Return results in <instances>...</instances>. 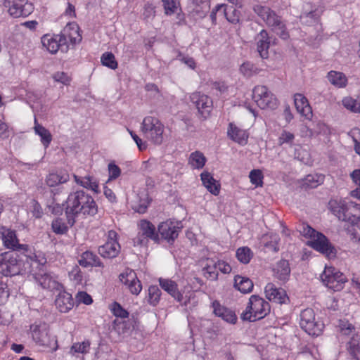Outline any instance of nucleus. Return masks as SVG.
Instances as JSON below:
<instances>
[{
  "label": "nucleus",
  "instance_id": "obj_45",
  "mask_svg": "<svg viewBox=\"0 0 360 360\" xmlns=\"http://www.w3.org/2000/svg\"><path fill=\"white\" fill-rule=\"evenodd\" d=\"M161 291L157 285H151L148 288V302L150 304L155 306L160 301Z\"/></svg>",
  "mask_w": 360,
  "mask_h": 360
},
{
  "label": "nucleus",
  "instance_id": "obj_13",
  "mask_svg": "<svg viewBox=\"0 0 360 360\" xmlns=\"http://www.w3.org/2000/svg\"><path fill=\"white\" fill-rule=\"evenodd\" d=\"M248 305L254 313L253 320H260L270 312V304L258 295H253L249 299Z\"/></svg>",
  "mask_w": 360,
  "mask_h": 360
},
{
  "label": "nucleus",
  "instance_id": "obj_42",
  "mask_svg": "<svg viewBox=\"0 0 360 360\" xmlns=\"http://www.w3.org/2000/svg\"><path fill=\"white\" fill-rule=\"evenodd\" d=\"M101 61L103 65L112 70H115L117 68V62L115 60V56L111 52L104 53L101 56Z\"/></svg>",
  "mask_w": 360,
  "mask_h": 360
},
{
  "label": "nucleus",
  "instance_id": "obj_8",
  "mask_svg": "<svg viewBox=\"0 0 360 360\" xmlns=\"http://www.w3.org/2000/svg\"><path fill=\"white\" fill-rule=\"evenodd\" d=\"M55 38L62 52H67L68 50V38L72 44H76L82 40V37L79 33V27L74 22L68 23L63 33L55 36Z\"/></svg>",
  "mask_w": 360,
  "mask_h": 360
},
{
  "label": "nucleus",
  "instance_id": "obj_62",
  "mask_svg": "<svg viewBox=\"0 0 360 360\" xmlns=\"http://www.w3.org/2000/svg\"><path fill=\"white\" fill-rule=\"evenodd\" d=\"M210 4L208 2H203L202 3V8L203 9V11H200V10H198V8H196L195 10V13L200 16V17H205L207 13H208L209 10H210Z\"/></svg>",
  "mask_w": 360,
  "mask_h": 360
},
{
  "label": "nucleus",
  "instance_id": "obj_51",
  "mask_svg": "<svg viewBox=\"0 0 360 360\" xmlns=\"http://www.w3.org/2000/svg\"><path fill=\"white\" fill-rule=\"evenodd\" d=\"M339 327L340 333L345 335H349L354 330V326L348 321H341Z\"/></svg>",
  "mask_w": 360,
  "mask_h": 360
},
{
  "label": "nucleus",
  "instance_id": "obj_34",
  "mask_svg": "<svg viewBox=\"0 0 360 360\" xmlns=\"http://www.w3.org/2000/svg\"><path fill=\"white\" fill-rule=\"evenodd\" d=\"M34 131H35L36 134H37L41 137V140L43 145L45 147H48V146L50 144V143L52 140L51 134L49 131V130H47L43 126L37 124L36 119H35Z\"/></svg>",
  "mask_w": 360,
  "mask_h": 360
},
{
  "label": "nucleus",
  "instance_id": "obj_64",
  "mask_svg": "<svg viewBox=\"0 0 360 360\" xmlns=\"http://www.w3.org/2000/svg\"><path fill=\"white\" fill-rule=\"evenodd\" d=\"M353 181L360 188V169H355L351 174Z\"/></svg>",
  "mask_w": 360,
  "mask_h": 360
},
{
  "label": "nucleus",
  "instance_id": "obj_43",
  "mask_svg": "<svg viewBox=\"0 0 360 360\" xmlns=\"http://www.w3.org/2000/svg\"><path fill=\"white\" fill-rule=\"evenodd\" d=\"M240 71L244 76L249 77L258 74L259 69L250 62H245L240 65Z\"/></svg>",
  "mask_w": 360,
  "mask_h": 360
},
{
  "label": "nucleus",
  "instance_id": "obj_33",
  "mask_svg": "<svg viewBox=\"0 0 360 360\" xmlns=\"http://www.w3.org/2000/svg\"><path fill=\"white\" fill-rule=\"evenodd\" d=\"M327 77L333 85L339 88L345 87L347 82L346 76L340 72L330 71L328 73Z\"/></svg>",
  "mask_w": 360,
  "mask_h": 360
},
{
  "label": "nucleus",
  "instance_id": "obj_27",
  "mask_svg": "<svg viewBox=\"0 0 360 360\" xmlns=\"http://www.w3.org/2000/svg\"><path fill=\"white\" fill-rule=\"evenodd\" d=\"M2 239L4 245L7 248H11L12 250H19V252L27 250L25 245L18 243V240L13 231H8L6 234H4Z\"/></svg>",
  "mask_w": 360,
  "mask_h": 360
},
{
  "label": "nucleus",
  "instance_id": "obj_63",
  "mask_svg": "<svg viewBox=\"0 0 360 360\" xmlns=\"http://www.w3.org/2000/svg\"><path fill=\"white\" fill-rule=\"evenodd\" d=\"M212 88L219 91L220 93H224L227 90V86L224 82H215L212 84Z\"/></svg>",
  "mask_w": 360,
  "mask_h": 360
},
{
  "label": "nucleus",
  "instance_id": "obj_50",
  "mask_svg": "<svg viewBox=\"0 0 360 360\" xmlns=\"http://www.w3.org/2000/svg\"><path fill=\"white\" fill-rule=\"evenodd\" d=\"M162 1L167 15H172L176 12L177 7L174 0H162Z\"/></svg>",
  "mask_w": 360,
  "mask_h": 360
},
{
  "label": "nucleus",
  "instance_id": "obj_49",
  "mask_svg": "<svg viewBox=\"0 0 360 360\" xmlns=\"http://www.w3.org/2000/svg\"><path fill=\"white\" fill-rule=\"evenodd\" d=\"M111 310L116 317L127 318L129 316V312L125 310L118 302H115L112 304Z\"/></svg>",
  "mask_w": 360,
  "mask_h": 360
},
{
  "label": "nucleus",
  "instance_id": "obj_55",
  "mask_svg": "<svg viewBox=\"0 0 360 360\" xmlns=\"http://www.w3.org/2000/svg\"><path fill=\"white\" fill-rule=\"evenodd\" d=\"M77 299L79 302L84 303L87 305L93 302L91 296L84 291L79 292L77 293Z\"/></svg>",
  "mask_w": 360,
  "mask_h": 360
},
{
  "label": "nucleus",
  "instance_id": "obj_18",
  "mask_svg": "<svg viewBox=\"0 0 360 360\" xmlns=\"http://www.w3.org/2000/svg\"><path fill=\"white\" fill-rule=\"evenodd\" d=\"M265 294L266 298L269 301H272L276 303L283 304L285 302V300L288 299L286 292L283 289L276 288V286L271 283H269L266 285Z\"/></svg>",
  "mask_w": 360,
  "mask_h": 360
},
{
  "label": "nucleus",
  "instance_id": "obj_61",
  "mask_svg": "<svg viewBox=\"0 0 360 360\" xmlns=\"http://www.w3.org/2000/svg\"><path fill=\"white\" fill-rule=\"evenodd\" d=\"M32 213L36 218H40L43 214L42 209L40 205L35 200L32 202Z\"/></svg>",
  "mask_w": 360,
  "mask_h": 360
},
{
  "label": "nucleus",
  "instance_id": "obj_58",
  "mask_svg": "<svg viewBox=\"0 0 360 360\" xmlns=\"http://www.w3.org/2000/svg\"><path fill=\"white\" fill-rule=\"evenodd\" d=\"M240 318L243 321H248L250 322H254L256 321V320H253L254 313L252 312V310L250 309L248 304L246 307L245 311L241 314Z\"/></svg>",
  "mask_w": 360,
  "mask_h": 360
},
{
  "label": "nucleus",
  "instance_id": "obj_37",
  "mask_svg": "<svg viewBox=\"0 0 360 360\" xmlns=\"http://www.w3.org/2000/svg\"><path fill=\"white\" fill-rule=\"evenodd\" d=\"M224 13L229 22L233 24H236L239 22L240 12L233 6H225Z\"/></svg>",
  "mask_w": 360,
  "mask_h": 360
},
{
  "label": "nucleus",
  "instance_id": "obj_6",
  "mask_svg": "<svg viewBox=\"0 0 360 360\" xmlns=\"http://www.w3.org/2000/svg\"><path fill=\"white\" fill-rule=\"evenodd\" d=\"M300 326L310 335H319L324 324L320 320L315 319V314L312 309L307 308L300 314Z\"/></svg>",
  "mask_w": 360,
  "mask_h": 360
},
{
  "label": "nucleus",
  "instance_id": "obj_56",
  "mask_svg": "<svg viewBox=\"0 0 360 360\" xmlns=\"http://www.w3.org/2000/svg\"><path fill=\"white\" fill-rule=\"evenodd\" d=\"M65 205V202L60 205L58 203L54 204L53 202L51 205H48L49 210L53 214L60 215L62 214L63 210L65 209L64 206Z\"/></svg>",
  "mask_w": 360,
  "mask_h": 360
},
{
  "label": "nucleus",
  "instance_id": "obj_60",
  "mask_svg": "<svg viewBox=\"0 0 360 360\" xmlns=\"http://www.w3.org/2000/svg\"><path fill=\"white\" fill-rule=\"evenodd\" d=\"M218 268L224 274H229L231 271V267L229 264L224 262H219L217 264H215L214 269Z\"/></svg>",
  "mask_w": 360,
  "mask_h": 360
},
{
  "label": "nucleus",
  "instance_id": "obj_11",
  "mask_svg": "<svg viewBox=\"0 0 360 360\" xmlns=\"http://www.w3.org/2000/svg\"><path fill=\"white\" fill-rule=\"evenodd\" d=\"M5 7L13 18L27 17L33 11V6L27 0H5Z\"/></svg>",
  "mask_w": 360,
  "mask_h": 360
},
{
  "label": "nucleus",
  "instance_id": "obj_44",
  "mask_svg": "<svg viewBox=\"0 0 360 360\" xmlns=\"http://www.w3.org/2000/svg\"><path fill=\"white\" fill-rule=\"evenodd\" d=\"M90 342L85 340L82 342H76L70 348V353L74 355L75 353L86 354L89 352Z\"/></svg>",
  "mask_w": 360,
  "mask_h": 360
},
{
  "label": "nucleus",
  "instance_id": "obj_47",
  "mask_svg": "<svg viewBox=\"0 0 360 360\" xmlns=\"http://www.w3.org/2000/svg\"><path fill=\"white\" fill-rule=\"evenodd\" d=\"M249 177L252 184L256 186H262L263 184V174L259 169H253L250 172Z\"/></svg>",
  "mask_w": 360,
  "mask_h": 360
},
{
  "label": "nucleus",
  "instance_id": "obj_38",
  "mask_svg": "<svg viewBox=\"0 0 360 360\" xmlns=\"http://www.w3.org/2000/svg\"><path fill=\"white\" fill-rule=\"evenodd\" d=\"M41 42L44 46L51 53H56L60 47L56 41L55 37H50L49 35H44L41 38Z\"/></svg>",
  "mask_w": 360,
  "mask_h": 360
},
{
  "label": "nucleus",
  "instance_id": "obj_41",
  "mask_svg": "<svg viewBox=\"0 0 360 360\" xmlns=\"http://www.w3.org/2000/svg\"><path fill=\"white\" fill-rule=\"evenodd\" d=\"M51 227L56 234H65L68 231V226L61 218H56L52 221Z\"/></svg>",
  "mask_w": 360,
  "mask_h": 360
},
{
  "label": "nucleus",
  "instance_id": "obj_57",
  "mask_svg": "<svg viewBox=\"0 0 360 360\" xmlns=\"http://www.w3.org/2000/svg\"><path fill=\"white\" fill-rule=\"evenodd\" d=\"M129 132L130 135L131 136L132 139L136 142L139 149L140 150H143L146 148L147 145L146 142H143L142 140L133 131L129 129H127Z\"/></svg>",
  "mask_w": 360,
  "mask_h": 360
},
{
  "label": "nucleus",
  "instance_id": "obj_54",
  "mask_svg": "<svg viewBox=\"0 0 360 360\" xmlns=\"http://www.w3.org/2000/svg\"><path fill=\"white\" fill-rule=\"evenodd\" d=\"M295 136L293 134L287 131H283L279 137V144L282 145L285 143L291 144Z\"/></svg>",
  "mask_w": 360,
  "mask_h": 360
},
{
  "label": "nucleus",
  "instance_id": "obj_59",
  "mask_svg": "<svg viewBox=\"0 0 360 360\" xmlns=\"http://www.w3.org/2000/svg\"><path fill=\"white\" fill-rule=\"evenodd\" d=\"M74 178L77 184L86 188H89L91 181L93 180V176H86L82 180H80L77 175H74Z\"/></svg>",
  "mask_w": 360,
  "mask_h": 360
},
{
  "label": "nucleus",
  "instance_id": "obj_4",
  "mask_svg": "<svg viewBox=\"0 0 360 360\" xmlns=\"http://www.w3.org/2000/svg\"><path fill=\"white\" fill-rule=\"evenodd\" d=\"M253 11L281 39H287L289 38V34L286 31L285 25L281 20L280 17L269 7L257 4L253 6Z\"/></svg>",
  "mask_w": 360,
  "mask_h": 360
},
{
  "label": "nucleus",
  "instance_id": "obj_2",
  "mask_svg": "<svg viewBox=\"0 0 360 360\" xmlns=\"http://www.w3.org/2000/svg\"><path fill=\"white\" fill-rule=\"evenodd\" d=\"M33 265L38 266V262L24 252L10 250L0 254V273L5 276L32 273Z\"/></svg>",
  "mask_w": 360,
  "mask_h": 360
},
{
  "label": "nucleus",
  "instance_id": "obj_10",
  "mask_svg": "<svg viewBox=\"0 0 360 360\" xmlns=\"http://www.w3.org/2000/svg\"><path fill=\"white\" fill-rule=\"evenodd\" d=\"M49 325L44 322H40L39 324L35 323L30 326L32 338L37 345L50 347L53 342L56 343L57 341L54 338H51L49 335Z\"/></svg>",
  "mask_w": 360,
  "mask_h": 360
},
{
  "label": "nucleus",
  "instance_id": "obj_31",
  "mask_svg": "<svg viewBox=\"0 0 360 360\" xmlns=\"http://www.w3.org/2000/svg\"><path fill=\"white\" fill-rule=\"evenodd\" d=\"M229 136L234 141L240 143L245 144L248 140V134L245 131L242 130L232 123L229 124V129L228 130Z\"/></svg>",
  "mask_w": 360,
  "mask_h": 360
},
{
  "label": "nucleus",
  "instance_id": "obj_24",
  "mask_svg": "<svg viewBox=\"0 0 360 360\" xmlns=\"http://www.w3.org/2000/svg\"><path fill=\"white\" fill-rule=\"evenodd\" d=\"M70 175L65 169H59L55 172L50 173L46 179V184L50 187H53L60 184H64L68 181Z\"/></svg>",
  "mask_w": 360,
  "mask_h": 360
},
{
  "label": "nucleus",
  "instance_id": "obj_12",
  "mask_svg": "<svg viewBox=\"0 0 360 360\" xmlns=\"http://www.w3.org/2000/svg\"><path fill=\"white\" fill-rule=\"evenodd\" d=\"M308 244L313 249L325 255L330 259L335 257L336 256L337 250L330 243L328 239L321 233H317L313 240L309 241Z\"/></svg>",
  "mask_w": 360,
  "mask_h": 360
},
{
  "label": "nucleus",
  "instance_id": "obj_20",
  "mask_svg": "<svg viewBox=\"0 0 360 360\" xmlns=\"http://www.w3.org/2000/svg\"><path fill=\"white\" fill-rule=\"evenodd\" d=\"M56 308L62 313L68 312L74 306L72 295L65 292H60L55 300Z\"/></svg>",
  "mask_w": 360,
  "mask_h": 360
},
{
  "label": "nucleus",
  "instance_id": "obj_48",
  "mask_svg": "<svg viewBox=\"0 0 360 360\" xmlns=\"http://www.w3.org/2000/svg\"><path fill=\"white\" fill-rule=\"evenodd\" d=\"M299 231L304 237H309L312 239L317 235V233H319L311 227L309 224L304 223L300 226Z\"/></svg>",
  "mask_w": 360,
  "mask_h": 360
},
{
  "label": "nucleus",
  "instance_id": "obj_21",
  "mask_svg": "<svg viewBox=\"0 0 360 360\" xmlns=\"http://www.w3.org/2000/svg\"><path fill=\"white\" fill-rule=\"evenodd\" d=\"M214 313L227 323L235 324L237 321L236 313L225 307L221 306L218 302H213Z\"/></svg>",
  "mask_w": 360,
  "mask_h": 360
},
{
  "label": "nucleus",
  "instance_id": "obj_1",
  "mask_svg": "<svg viewBox=\"0 0 360 360\" xmlns=\"http://www.w3.org/2000/svg\"><path fill=\"white\" fill-rule=\"evenodd\" d=\"M65 212L68 224L72 227L79 214L96 215L98 213V206L90 195L84 191H77L69 194L65 201Z\"/></svg>",
  "mask_w": 360,
  "mask_h": 360
},
{
  "label": "nucleus",
  "instance_id": "obj_19",
  "mask_svg": "<svg viewBox=\"0 0 360 360\" xmlns=\"http://www.w3.org/2000/svg\"><path fill=\"white\" fill-rule=\"evenodd\" d=\"M120 245L117 240H108L104 245L99 246L98 253L103 258L112 259L120 252Z\"/></svg>",
  "mask_w": 360,
  "mask_h": 360
},
{
  "label": "nucleus",
  "instance_id": "obj_46",
  "mask_svg": "<svg viewBox=\"0 0 360 360\" xmlns=\"http://www.w3.org/2000/svg\"><path fill=\"white\" fill-rule=\"evenodd\" d=\"M342 103L347 109L354 112H360V101L347 97L343 99Z\"/></svg>",
  "mask_w": 360,
  "mask_h": 360
},
{
  "label": "nucleus",
  "instance_id": "obj_16",
  "mask_svg": "<svg viewBox=\"0 0 360 360\" xmlns=\"http://www.w3.org/2000/svg\"><path fill=\"white\" fill-rule=\"evenodd\" d=\"M181 228L174 225L171 221L160 223L158 227V235L166 240L169 243H172L179 236Z\"/></svg>",
  "mask_w": 360,
  "mask_h": 360
},
{
  "label": "nucleus",
  "instance_id": "obj_53",
  "mask_svg": "<svg viewBox=\"0 0 360 360\" xmlns=\"http://www.w3.org/2000/svg\"><path fill=\"white\" fill-rule=\"evenodd\" d=\"M53 79L57 82H60L63 84L68 85L70 82V77L63 72H58L53 74Z\"/></svg>",
  "mask_w": 360,
  "mask_h": 360
},
{
  "label": "nucleus",
  "instance_id": "obj_29",
  "mask_svg": "<svg viewBox=\"0 0 360 360\" xmlns=\"http://www.w3.org/2000/svg\"><path fill=\"white\" fill-rule=\"evenodd\" d=\"M347 351L354 360H360V338L354 335L347 343Z\"/></svg>",
  "mask_w": 360,
  "mask_h": 360
},
{
  "label": "nucleus",
  "instance_id": "obj_25",
  "mask_svg": "<svg viewBox=\"0 0 360 360\" xmlns=\"http://www.w3.org/2000/svg\"><path fill=\"white\" fill-rule=\"evenodd\" d=\"M202 184L213 195H217L220 191V184L215 180L208 172H204L200 174Z\"/></svg>",
  "mask_w": 360,
  "mask_h": 360
},
{
  "label": "nucleus",
  "instance_id": "obj_9",
  "mask_svg": "<svg viewBox=\"0 0 360 360\" xmlns=\"http://www.w3.org/2000/svg\"><path fill=\"white\" fill-rule=\"evenodd\" d=\"M252 98L262 109L274 110L278 106L277 99L265 86H255L252 92Z\"/></svg>",
  "mask_w": 360,
  "mask_h": 360
},
{
  "label": "nucleus",
  "instance_id": "obj_22",
  "mask_svg": "<svg viewBox=\"0 0 360 360\" xmlns=\"http://www.w3.org/2000/svg\"><path fill=\"white\" fill-rule=\"evenodd\" d=\"M294 102L297 110L303 116L309 118L312 115L311 107L307 98L301 94H295Z\"/></svg>",
  "mask_w": 360,
  "mask_h": 360
},
{
  "label": "nucleus",
  "instance_id": "obj_7",
  "mask_svg": "<svg viewBox=\"0 0 360 360\" xmlns=\"http://www.w3.org/2000/svg\"><path fill=\"white\" fill-rule=\"evenodd\" d=\"M321 278L325 285L334 291L341 290L347 281L345 274L333 266H326Z\"/></svg>",
  "mask_w": 360,
  "mask_h": 360
},
{
  "label": "nucleus",
  "instance_id": "obj_3",
  "mask_svg": "<svg viewBox=\"0 0 360 360\" xmlns=\"http://www.w3.org/2000/svg\"><path fill=\"white\" fill-rule=\"evenodd\" d=\"M329 208L339 220L347 223L346 230L352 239L360 240V217L352 213V207H354L352 202L346 203L344 201L332 200L329 202Z\"/></svg>",
  "mask_w": 360,
  "mask_h": 360
},
{
  "label": "nucleus",
  "instance_id": "obj_39",
  "mask_svg": "<svg viewBox=\"0 0 360 360\" xmlns=\"http://www.w3.org/2000/svg\"><path fill=\"white\" fill-rule=\"evenodd\" d=\"M252 256V250L248 247L239 248L236 251V257L243 264H248Z\"/></svg>",
  "mask_w": 360,
  "mask_h": 360
},
{
  "label": "nucleus",
  "instance_id": "obj_17",
  "mask_svg": "<svg viewBox=\"0 0 360 360\" xmlns=\"http://www.w3.org/2000/svg\"><path fill=\"white\" fill-rule=\"evenodd\" d=\"M120 280L128 285L130 292L134 295H139L142 289L141 281L137 278L136 273L129 269L120 275Z\"/></svg>",
  "mask_w": 360,
  "mask_h": 360
},
{
  "label": "nucleus",
  "instance_id": "obj_15",
  "mask_svg": "<svg viewBox=\"0 0 360 360\" xmlns=\"http://www.w3.org/2000/svg\"><path fill=\"white\" fill-rule=\"evenodd\" d=\"M190 98L200 115L206 118L212 109V100L207 95L200 92L193 93Z\"/></svg>",
  "mask_w": 360,
  "mask_h": 360
},
{
  "label": "nucleus",
  "instance_id": "obj_30",
  "mask_svg": "<svg viewBox=\"0 0 360 360\" xmlns=\"http://www.w3.org/2000/svg\"><path fill=\"white\" fill-rule=\"evenodd\" d=\"M253 285V282L248 277L236 275L234 278V287L242 293L251 292Z\"/></svg>",
  "mask_w": 360,
  "mask_h": 360
},
{
  "label": "nucleus",
  "instance_id": "obj_52",
  "mask_svg": "<svg viewBox=\"0 0 360 360\" xmlns=\"http://www.w3.org/2000/svg\"><path fill=\"white\" fill-rule=\"evenodd\" d=\"M109 180L115 179L120 176L121 169L115 164L110 162L108 165Z\"/></svg>",
  "mask_w": 360,
  "mask_h": 360
},
{
  "label": "nucleus",
  "instance_id": "obj_32",
  "mask_svg": "<svg viewBox=\"0 0 360 360\" xmlns=\"http://www.w3.org/2000/svg\"><path fill=\"white\" fill-rule=\"evenodd\" d=\"M290 274V268L287 260L281 259L277 263L275 269V276L282 281L288 280Z\"/></svg>",
  "mask_w": 360,
  "mask_h": 360
},
{
  "label": "nucleus",
  "instance_id": "obj_40",
  "mask_svg": "<svg viewBox=\"0 0 360 360\" xmlns=\"http://www.w3.org/2000/svg\"><path fill=\"white\" fill-rule=\"evenodd\" d=\"M39 266V264L38 266L35 265V267L37 268ZM31 274L34 275L35 279L44 288H50L51 278L49 274L46 273H37L34 271V265H33V272Z\"/></svg>",
  "mask_w": 360,
  "mask_h": 360
},
{
  "label": "nucleus",
  "instance_id": "obj_35",
  "mask_svg": "<svg viewBox=\"0 0 360 360\" xmlns=\"http://www.w3.org/2000/svg\"><path fill=\"white\" fill-rule=\"evenodd\" d=\"M206 162L205 155L199 151L192 153L189 158V164L195 169H202Z\"/></svg>",
  "mask_w": 360,
  "mask_h": 360
},
{
  "label": "nucleus",
  "instance_id": "obj_26",
  "mask_svg": "<svg viewBox=\"0 0 360 360\" xmlns=\"http://www.w3.org/2000/svg\"><path fill=\"white\" fill-rule=\"evenodd\" d=\"M140 229L142 234L146 238H149L155 243H159L160 238L155 226L149 221L143 219L140 221Z\"/></svg>",
  "mask_w": 360,
  "mask_h": 360
},
{
  "label": "nucleus",
  "instance_id": "obj_36",
  "mask_svg": "<svg viewBox=\"0 0 360 360\" xmlns=\"http://www.w3.org/2000/svg\"><path fill=\"white\" fill-rule=\"evenodd\" d=\"M323 181V176L321 174H309L304 179L303 186L306 188H314L317 187Z\"/></svg>",
  "mask_w": 360,
  "mask_h": 360
},
{
  "label": "nucleus",
  "instance_id": "obj_28",
  "mask_svg": "<svg viewBox=\"0 0 360 360\" xmlns=\"http://www.w3.org/2000/svg\"><path fill=\"white\" fill-rule=\"evenodd\" d=\"M79 264L84 266H99L103 267V264L100 259L92 252L86 251L82 253L81 259L79 260Z\"/></svg>",
  "mask_w": 360,
  "mask_h": 360
},
{
  "label": "nucleus",
  "instance_id": "obj_14",
  "mask_svg": "<svg viewBox=\"0 0 360 360\" xmlns=\"http://www.w3.org/2000/svg\"><path fill=\"white\" fill-rule=\"evenodd\" d=\"M257 51L262 59H267L269 56V49L271 44H275L276 39L270 37L266 30H262L255 37Z\"/></svg>",
  "mask_w": 360,
  "mask_h": 360
},
{
  "label": "nucleus",
  "instance_id": "obj_5",
  "mask_svg": "<svg viewBox=\"0 0 360 360\" xmlns=\"http://www.w3.org/2000/svg\"><path fill=\"white\" fill-rule=\"evenodd\" d=\"M164 129L163 124L155 117H146L141 124V131L155 145H161L163 143Z\"/></svg>",
  "mask_w": 360,
  "mask_h": 360
},
{
  "label": "nucleus",
  "instance_id": "obj_23",
  "mask_svg": "<svg viewBox=\"0 0 360 360\" xmlns=\"http://www.w3.org/2000/svg\"><path fill=\"white\" fill-rule=\"evenodd\" d=\"M159 283L160 287L175 300L179 302L182 301L183 295L178 290L177 284L174 281L160 278Z\"/></svg>",
  "mask_w": 360,
  "mask_h": 360
}]
</instances>
